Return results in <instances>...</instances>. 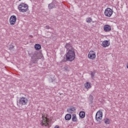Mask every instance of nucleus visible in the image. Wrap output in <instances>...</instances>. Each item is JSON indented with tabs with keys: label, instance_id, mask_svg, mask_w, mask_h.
<instances>
[{
	"label": "nucleus",
	"instance_id": "nucleus-1",
	"mask_svg": "<svg viewBox=\"0 0 128 128\" xmlns=\"http://www.w3.org/2000/svg\"><path fill=\"white\" fill-rule=\"evenodd\" d=\"M43 56L42 54L35 51L31 53V62H32L33 64H36L38 62V60L42 58Z\"/></svg>",
	"mask_w": 128,
	"mask_h": 128
},
{
	"label": "nucleus",
	"instance_id": "nucleus-2",
	"mask_svg": "<svg viewBox=\"0 0 128 128\" xmlns=\"http://www.w3.org/2000/svg\"><path fill=\"white\" fill-rule=\"evenodd\" d=\"M66 58L68 62H72L76 58V52L74 51L69 50L66 53Z\"/></svg>",
	"mask_w": 128,
	"mask_h": 128
},
{
	"label": "nucleus",
	"instance_id": "nucleus-3",
	"mask_svg": "<svg viewBox=\"0 0 128 128\" xmlns=\"http://www.w3.org/2000/svg\"><path fill=\"white\" fill-rule=\"evenodd\" d=\"M18 10L20 12H26L28 10V6L27 4L22 3L18 6Z\"/></svg>",
	"mask_w": 128,
	"mask_h": 128
},
{
	"label": "nucleus",
	"instance_id": "nucleus-4",
	"mask_svg": "<svg viewBox=\"0 0 128 128\" xmlns=\"http://www.w3.org/2000/svg\"><path fill=\"white\" fill-rule=\"evenodd\" d=\"M102 119V112L99 110L96 112V120L98 124H101Z\"/></svg>",
	"mask_w": 128,
	"mask_h": 128
},
{
	"label": "nucleus",
	"instance_id": "nucleus-5",
	"mask_svg": "<svg viewBox=\"0 0 128 128\" xmlns=\"http://www.w3.org/2000/svg\"><path fill=\"white\" fill-rule=\"evenodd\" d=\"M28 98H26V97H21L18 100V104H20V106H26V104H28Z\"/></svg>",
	"mask_w": 128,
	"mask_h": 128
},
{
	"label": "nucleus",
	"instance_id": "nucleus-6",
	"mask_svg": "<svg viewBox=\"0 0 128 128\" xmlns=\"http://www.w3.org/2000/svg\"><path fill=\"white\" fill-rule=\"evenodd\" d=\"M42 120L40 123L41 126H48V124H50V120L44 115L42 116Z\"/></svg>",
	"mask_w": 128,
	"mask_h": 128
},
{
	"label": "nucleus",
	"instance_id": "nucleus-7",
	"mask_svg": "<svg viewBox=\"0 0 128 128\" xmlns=\"http://www.w3.org/2000/svg\"><path fill=\"white\" fill-rule=\"evenodd\" d=\"M104 13L106 16L110 18L112 16V10L110 8H107L105 10Z\"/></svg>",
	"mask_w": 128,
	"mask_h": 128
},
{
	"label": "nucleus",
	"instance_id": "nucleus-8",
	"mask_svg": "<svg viewBox=\"0 0 128 128\" xmlns=\"http://www.w3.org/2000/svg\"><path fill=\"white\" fill-rule=\"evenodd\" d=\"M16 22V16L14 15H12L10 18V26H14Z\"/></svg>",
	"mask_w": 128,
	"mask_h": 128
},
{
	"label": "nucleus",
	"instance_id": "nucleus-9",
	"mask_svg": "<svg viewBox=\"0 0 128 128\" xmlns=\"http://www.w3.org/2000/svg\"><path fill=\"white\" fill-rule=\"evenodd\" d=\"M57 2L56 1H52V3L48 4V8L49 10H52V8H56L57 6Z\"/></svg>",
	"mask_w": 128,
	"mask_h": 128
},
{
	"label": "nucleus",
	"instance_id": "nucleus-10",
	"mask_svg": "<svg viewBox=\"0 0 128 128\" xmlns=\"http://www.w3.org/2000/svg\"><path fill=\"white\" fill-rule=\"evenodd\" d=\"M96 56V52H94V51H90L89 52L88 54V58H90L91 60H94Z\"/></svg>",
	"mask_w": 128,
	"mask_h": 128
},
{
	"label": "nucleus",
	"instance_id": "nucleus-11",
	"mask_svg": "<svg viewBox=\"0 0 128 128\" xmlns=\"http://www.w3.org/2000/svg\"><path fill=\"white\" fill-rule=\"evenodd\" d=\"M110 42L108 40H105L103 41L102 43V46L103 48H106L110 46Z\"/></svg>",
	"mask_w": 128,
	"mask_h": 128
},
{
	"label": "nucleus",
	"instance_id": "nucleus-12",
	"mask_svg": "<svg viewBox=\"0 0 128 128\" xmlns=\"http://www.w3.org/2000/svg\"><path fill=\"white\" fill-rule=\"evenodd\" d=\"M104 32H110L112 30V28L110 25H105L104 26Z\"/></svg>",
	"mask_w": 128,
	"mask_h": 128
},
{
	"label": "nucleus",
	"instance_id": "nucleus-13",
	"mask_svg": "<svg viewBox=\"0 0 128 128\" xmlns=\"http://www.w3.org/2000/svg\"><path fill=\"white\" fill-rule=\"evenodd\" d=\"M65 48H66L67 50H72V44L70 43L66 44L65 46Z\"/></svg>",
	"mask_w": 128,
	"mask_h": 128
},
{
	"label": "nucleus",
	"instance_id": "nucleus-14",
	"mask_svg": "<svg viewBox=\"0 0 128 128\" xmlns=\"http://www.w3.org/2000/svg\"><path fill=\"white\" fill-rule=\"evenodd\" d=\"M79 116H80V118H84L86 116V112L84 111H80L79 113Z\"/></svg>",
	"mask_w": 128,
	"mask_h": 128
},
{
	"label": "nucleus",
	"instance_id": "nucleus-15",
	"mask_svg": "<svg viewBox=\"0 0 128 128\" xmlns=\"http://www.w3.org/2000/svg\"><path fill=\"white\" fill-rule=\"evenodd\" d=\"M72 122H78V118H76V114H73L72 115Z\"/></svg>",
	"mask_w": 128,
	"mask_h": 128
},
{
	"label": "nucleus",
	"instance_id": "nucleus-16",
	"mask_svg": "<svg viewBox=\"0 0 128 128\" xmlns=\"http://www.w3.org/2000/svg\"><path fill=\"white\" fill-rule=\"evenodd\" d=\"M75 110H76V108H74V107H73L72 108H70L67 110L68 112H69L70 114H72Z\"/></svg>",
	"mask_w": 128,
	"mask_h": 128
},
{
	"label": "nucleus",
	"instance_id": "nucleus-17",
	"mask_svg": "<svg viewBox=\"0 0 128 128\" xmlns=\"http://www.w3.org/2000/svg\"><path fill=\"white\" fill-rule=\"evenodd\" d=\"M72 118V114H66L65 116L66 120H70Z\"/></svg>",
	"mask_w": 128,
	"mask_h": 128
},
{
	"label": "nucleus",
	"instance_id": "nucleus-18",
	"mask_svg": "<svg viewBox=\"0 0 128 128\" xmlns=\"http://www.w3.org/2000/svg\"><path fill=\"white\" fill-rule=\"evenodd\" d=\"M34 48L36 50H40L42 48V46H40V44H36Z\"/></svg>",
	"mask_w": 128,
	"mask_h": 128
},
{
	"label": "nucleus",
	"instance_id": "nucleus-19",
	"mask_svg": "<svg viewBox=\"0 0 128 128\" xmlns=\"http://www.w3.org/2000/svg\"><path fill=\"white\" fill-rule=\"evenodd\" d=\"M88 100L90 104H92L94 102V96L90 95L89 96Z\"/></svg>",
	"mask_w": 128,
	"mask_h": 128
},
{
	"label": "nucleus",
	"instance_id": "nucleus-20",
	"mask_svg": "<svg viewBox=\"0 0 128 128\" xmlns=\"http://www.w3.org/2000/svg\"><path fill=\"white\" fill-rule=\"evenodd\" d=\"M96 71L94 70V72H91V78L94 80V76H96Z\"/></svg>",
	"mask_w": 128,
	"mask_h": 128
},
{
	"label": "nucleus",
	"instance_id": "nucleus-21",
	"mask_svg": "<svg viewBox=\"0 0 128 128\" xmlns=\"http://www.w3.org/2000/svg\"><path fill=\"white\" fill-rule=\"evenodd\" d=\"M84 86L86 88H90V82H87L86 84H84Z\"/></svg>",
	"mask_w": 128,
	"mask_h": 128
},
{
	"label": "nucleus",
	"instance_id": "nucleus-22",
	"mask_svg": "<svg viewBox=\"0 0 128 128\" xmlns=\"http://www.w3.org/2000/svg\"><path fill=\"white\" fill-rule=\"evenodd\" d=\"M92 20L91 18H88L86 19V22H88V24H90V22H92Z\"/></svg>",
	"mask_w": 128,
	"mask_h": 128
},
{
	"label": "nucleus",
	"instance_id": "nucleus-23",
	"mask_svg": "<svg viewBox=\"0 0 128 128\" xmlns=\"http://www.w3.org/2000/svg\"><path fill=\"white\" fill-rule=\"evenodd\" d=\"M104 123L106 124H110V119L108 118H106L104 120Z\"/></svg>",
	"mask_w": 128,
	"mask_h": 128
},
{
	"label": "nucleus",
	"instance_id": "nucleus-24",
	"mask_svg": "<svg viewBox=\"0 0 128 128\" xmlns=\"http://www.w3.org/2000/svg\"><path fill=\"white\" fill-rule=\"evenodd\" d=\"M64 72H69L70 70H68V67L66 66L64 67Z\"/></svg>",
	"mask_w": 128,
	"mask_h": 128
},
{
	"label": "nucleus",
	"instance_id": "nucleus-25",
	"mask_svg": "<svg viewBox=\"0 0 128 128\" xmlns=\"http://www.w3.org/2000/svg\"><path fill=\"white\" fill-rule=\"evenodd\" d=\"M68 62V60H66V57H64V59L62 60L61 62Z\"/></svg>",
	"mask_w": 128,
	"mask_h": 128
},
{
	"label": "nucleus",
	"instance_id": "nucleus-26",
	"mask_svg": "<svg viewBox=\"0 0 128 128\" xmlns=\"http://www.w3.org/2000/svg\"><path fill=\"white\" fill-rule=\"evenodd\" d=\"M46 30H50V27L48 26H46Z\"/></svg>",
	"mask_w": 128,
	"mask_h": 128
},
{
	"label": "nucleus",
	"instance_id": "nucleus-27",
	"mask_svg": "<svg viewBox=\"0 0 128 128\" xmlns=\"http://www.w3.org/2000/svg\"><path fill=\"white\" fill-rule=\"evenodd\" d=\"M14 46L10 47V50H12L14 48Z\"/></svg>",
	"mask_w": 128,
	"mask_h": 128
},
{
	"label": "nucleus",
	"instance_id": "nucleus-28",
	"mask_svg": "<svg viewBox=\"0 0 128 128\" xmlns=\"http://www.w3.org/2000/svg\"><path fill=\"white\" fill-rule=\"evenodd\" d=\"M56 128H60V126H56Z\"/></svg>",
	"mask_w": 128,
	"mask_h": 128
},
{
	"label": "nucleus",
	"instance_id": "nucleus-29",
	"mask_svg": "<svg viewBox=\"0 0 128 128\" xmlns=\"http://www.w3.org/2000/svg\"><path fill=\"white\" fill-rule=\"evenodd\" d=\"M30 38H33L32 35H30Z\"/></svg>",
	"mask_w": 128,
	"mask_h": 128
},
{
	"label": "nucleus",
	"instance_id": "nucleus-30",
	"mask_svg": "<svg viewBox=\"0 0 128 128\" xmlns=\"http://www.w3.org/2000/svg\"><path fill=\"white\" fill-rule=\"evenodd\" d=\"M52 82H54V80L52 79Z\"/></svg>",
	"mask_w": 128,
	"mask_h": 128
},
{
	"label": "nucleus",
	"instance_id": "nucleus-31",
	"mask_svg": "<svg viewBox=\"0 0 128 128\" xmlns=\"http://www.w3.org/2000/svg\"><path fill=\"white\" fill-rule=\"evenodd\" d=\"M20 0H19L20 2Z\"/></svg>",
	"mask_w": 128,
	"mask_h": 128
},
{
	"label": "nucleus",
	"instance_id": "nucleus-32",
	"mask_svg": "<svg viewBox=\"0 0 128 128\" xmlns=\"http://www.w3.org/2000/svg\"><path fill=\"white\" fill-rule=\"evenodd\" d=\"M54 128H56V127H55Z\"/></svg>",
	"mask_w": 128,
	"mask_h": 128
}]
</instances>
